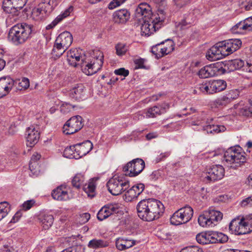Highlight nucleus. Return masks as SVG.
<instances>
[{
	"label": "nucleus",
	"mask_w": 252,
	"mask_h": 252,
	"mask_svg": "<svg viewBox=\"0 0 252 252\" xmlns=\"http://www.w3.org/2000/svg\"><path fill=\"white\" fill-rule=\"evenodd\" d=\"M207 236L208 232L199 233L196 236V240L200 244L206 245L208 242Z\"/></svg>",
	"instance_id": "nucleus-47"
},
{
	"label": "nucleus",
	"mask_w": 252,
	"mask_h": 252,
	"mask_svg": "<svg viewBox=\"0 0 252 252\" xmlns=\"http://www.w3.org/2000/svg\"><path fill=\"white\" fill-rule=\"evenodd\" d=\"M109 244V243L108 241L94 238L89 241L88 247L90 249H97L107 247L108 246Z\"/></svg>",
	"instance_id": "nucleus-37"
},
{
	"label": "nucleus",
	"mask_w": 252,
	"mask_h": 252,
	"mask_svg": "<svg viewBox=\"0 0 252 252\" xmlns=\"http://www.w3.org/2000/svg\"><path fill=\"white\" fill-rule=\"evenodd\" d=\"M113 17L115 23H125L129 19L130 13L126 9H122L115 11Z\"/></svg>",
	"instance_id": "nucleus-34"
},
{
	"label": "nucleus",
	"mask_w": 252,
	"mask_h": 252,
	"mask_svg": "<svg viewBox=\"0 0 252 252\" xmlns=\"http://www.w3.org/2000/svg\"><path fill=\"white\" fill-rule=\"evenodd\" d=\"M245 155L240 146L231 147L224 152L222 162L224 165L236 168L246 161Z\"/></svg>",
	"instance_id": "nucleus-4"
},
{
	"label": "nucleus",
	"mask_w": 252,
	"mask_h": 252,
	"mask_svg": "<svg viewBox=\"0 0 252 252\" xmlns=\"http://www.w3.org/2000/svg\"><path fill=\"white\" fill-rule=\"evenodd\" d=\"M212 119H203L193 122V125L198 126V128H193L194 130L205 131L207 133L217 134L220 132H224L226 128L224 126L215 125L212 124Z\"/></svg>",
	"instance_id": "nucleus-12"
},
{
	"label": "nucleus",
	"mask_w": 252,
	"mask_h": 252,
	"mask_svg": "<svg viewBox=\"0 0 252 252\" xmlns=\"http://www.w3.org/2000/svg\"><path fill=\"white\" fill-rule=\"evenodd\" d=\"M38 219L41 225L45 230L48 229L52 225L54 222L53 216L48 214H41Z\"/></svg>",
	"instance_id": "nucleus-35"
},
{
	"label": "nucleus",
	"mask_w": 252,
	"mask_h": 252,
	"mask_svg": "<svg viewBox=\"0 0 252 252\" xmlns=\"http://www.w3.org/2000/svg\"><path fill=\"white\" fill-rule=\"evenodd\" d=\"M180 252H203V251L198 247L191 246L183 249Z\"/></svg>",
	"instance_id": "nucleus-50"
},
{
	"label": "nucleus",
	"mask_w": 252,
	"mask_h": 252,
	"mask_svg": "<svg viewBox=\"0 0 252 252\" xmlns=\"http://www.w3.org/2000/svg\"><path fill=\"white\" fill-rule=\"evenodd\" d=\"M17 81V84L18 83L19 86L21 87L20 89H27L30 86V81L27 78H23L22 80L20 81V80H16Z\"/></svg>",
	"instance_id": "nucleus-51"
},
{
	"label": "nucleus",
	"mask_w": 252,
	"mask_h": 252,
	"mask_svg": "<svg viewBox=\"0 0 252 252\" xmlns=\"http://www.w3.org/2000/svg\"><path fill=\"white\" fill-rule=\"evenodd\" d=\"M145 186L143 184H138L128 189L125 193V199L127 201H131L136 198L144 190Z\"/></svg>",
	"instance_id": "nucleus-26"
},
{
	"label": "nucleus",
	"mask_w": 252,
	"mask_h": 252,
	"mask_svg": "<svg viewBox=\"0 0 252 252\" xmlns=\"http://www.w3.org/2000/svg\"><path fill=\"white\" fill-rule=\"evenodd\" d=\"M161 176V173L159 170L153 171L149 176V179L152 181L157 180Z\"/></svg>",
	"instance_id": "nucleus-54"
},
{
	"label": "nucleus",
	"mask_w": 252,
	"mask_h": 252,
	"mask_svg": "<svg viewBox=\"0 0 252 252\" xmlns=\"http://www.w3.org/2000/svg\"><path fill=\"white\" fill-rule=\"evenodd\" d=\"M120 206L118 204H108L104 205L98 211L97 218L99 220H103L111 215L119 212Z\"/></svg>",
	"instance_id": "nucleus-21"
},
{
	"label": "nucleus",
	"mask_w": 252,
	"mask_h": 252,
	"mask_svg": "<svg viewBox=\"0 0 252 252\" xmlns=\"http://www.w3.org/2000/svg\"><path fill=\"white\" fill-rule=\"evenodd\" d=\"M61 252H84V248L82 245H76L64 250Z\"/></svg>",
	"instance_id": "nucleus-48"
},
{
	"label": "nucleus",
	"mask_w": 252,
	"mask_h": 252,
	"mask_svg": "<svg viewBox=\"0 0 252 252\" xmlns=\"http://www.w3.org/2000/svg\"><path fill=\"white\" fill-rule=\"evenodd\" d=\"M73 37L68 32H63L57 37L52 49V58L56 60L59 58L70 47L72 43Z\"/></svg>",
	"instance_id": "nucleus-6"
},
{
	"label": "nucleus",
	"mask_w": 252,
	"mask_h": 252,
	"mask_svg": "<svg viewBox=\"0 0 252 252\" xmlns=\"http://www.w3.org/2000/svg\"><path fill=\"white\" fill-rule=\"evenodd\" d=\"M90 219V215L89 213H83L80 215L81 221L82 223L87 222Z\"/></svg>",
	"instance_id": "nucleus-60"
},
{
	"label": "nucleus",
	"mask_w": 252,
	"mask_h": 252,
	"mask_svg": "<svg viewBox=\"0 0 252 252\" xmlns=\"http://www.w3.org/2000/svg\"><path fill=\"white\" fill-rule=\"evenodd\" d=\"M144 161L139 158H137L128 162L123 169L125 175L130 177H135L140 174L145 168Z\"/></svg>",
	"instance_id": "nucleus-14"
},
{
	"label": "nucleus",
	"mask_w": 252,
	"mask_h": 252,
	"mask_svg": "<svg viewBox=\"0 0 252 252\" xmlns=\"http://www.w3.org/2000/svg\"><path fill=\"white\" fill-rule=\"evenodd\" d=\"M240 92L238 90H231L226 94L216 99L214 103L217 106H226L232 100L236 99L239 95Z\"/></svg>",
	"instance_id": "nucleus-22"
},
{
	"label": "nucleus",
	"mask_w": 252,
	"mask_h": 252,
	"mask_svg": "<svg viewBox=\"0 0 252 252\" xmlns=\"http://www.w3.org/2000/svg\"><path fill=\"white\" fill-rule=\"evenodd\" d=\"M250 112L249 106H247L241 108L240 109V114L247 117H251Z\"/></svg>",
	"instance_id": "nucleus-56"
},
{
	"label": "nucleus",
	"mask_w": 252,
	"mask_h": 252,
	"mask_svg": "<svg viewBox=\"0 0 252 252\" xmlns=\"http://www.w3.org/2000/svg\"><path fill=\"white\" fill-rule=\"evenodd\" d=\"M86 90L82 84H76L70 90L69 95L77 101L83 100L86 98Z\"/></svg>",
	"instance_id": "nucleus-28"
},
{
	"label": "nucleus",
	"mask_w": 252,
	"mask_h": 252,
	"mask_svg": "<svg viewBox=\"0 0 252 252\" xmlns=\"http://www.w3.org/2000/svg\"><path fill=\"white\" fill-rule=\"evenodd\" d=\"M22 213L21 211L17 212V213L13 217L12 219L10 220V222L15 223L19 220L20 218L21 217Z\"/></svg>",
	"instance_id": "nucleus-61"
},
{
	"label": "nucleus",
	"mask_w": 252,
	"mask_h": 252,
	"mask_svg": "<svg viewBox=\"0 0 252 252\" xmlns=\"http://www.w3.org/2000/svg\"><path fill=\"white\" fill-rule=\"evenodd\" d=\"M222 213L215 210L205 211L198 218L199 225L204 227H213L222 219Z\"/></svg>",
	"instance_id": "nucleus-9"
},
{
	"label": "nucleus",
	"mask_w": 252,
	"mask_h": 252,
	"mask_svg": "<svg viewBox=\"0 0 252 252\" xmlns=\"http://www.w3.org/2000/svg\"><path fill=\"white\" fill-rule=\"evenodd\" d=\"M85 177L84 174L78 173L75 175L72 180V184L74 187L77 189L80 188L83 186V190L86 193L88 196L92 198L96 195V179H91L88 183L84 185L85 181Z\"/></svg>",
	"instance_id": "nucleus-8"
},
{
	"label": "nucleus",
	"mask_w": 252,
	"mask_h": 252,
	"mask_svg": "<svg viewBox=\"0 0 252 252\" xmlns=\"http://www.w3.org/2000/svg\"><path fill=\"white\" fill-rule=\"evenodd\" d=\"M222 65L224 67L223 70L225 72L227 71L230 72L241 69L243 71H246L245 67H246V63H245L244 61L241 59H234L220 62V68H222Z\"/></svg>",
	"instance_id": "nucleus-18"
},
{
	"label": "nucleus",
	"mask_w": 252,
	"mask_h": 252,
	"mask_svg": "<svg viewBox=\"0 0 252 252\" xmlns=\"http://www.w3.org/2000/svg\"><path fill=\"white\" fill-rule=\"evenodd\" d=\"M10 211V206L8 202L0 203V220L5 217Z\"/></svg>",
	"instance_id": "nucleus-43"
},
{
	"label": "nucleus",
	"mask_w": 252,
	"mask_h": 252,
	"mask_svg": "<svg viewBox=\"0 0 252 252\" xmlns=\"http://www.w3.org/2000/svg\"><path fill=\"white\" fill-rule=\"evenodd\" d=\"M230 231L235 235H240L248 234L242 217H238L232 220L229 226Z\"/></svg>",
	"instance_id": "nucleus-19"
},
{
	"label": "nucleus",
	"mask_w": 252,
	"mask_h": 252,
	"mask_svg": "<svg viewBox=\"0 0 252 252\" xmlns=\"http://www.w3.org/2000/svg\"><path fill=\"white\" fill-rule=\"evenodd\" d=\"M222 44L221 42L217 43L207 51L206 57L208 60L214 61L226 56Z\"/></svg>",
	"instance_id": "nucleus-20"
},
{
	"label": "nucleus",
	"mask_w": 252,
	"mask_h": 252,
	"mask_svg": "<svg viewBox=\"0 0 252 252\" xmlns=\"http://www.w3.org/2000/svg\"><path fill=\"white\" fill-rule=\"evenodd\" d=\"M109 191L113 195H118L129 187V182L124 176L111 178L107 183Z\"/></svg>",
	"instance_id": "nucleus-10"
},
{
	"label": "nucleus",
	"mask_w": 252,
	"mask_h": 252,
	"mask_svg": "<svg viewBox=\"0 0 252 252\" xmlns=\"http://www.w3.org/2000/svg\"><path fill=\"white\" fill-rule=\"evenodd\" d=\"M160 43H162L164 56L171 53L174 49L175 44L173 41L170 39H167Z\"/></svg>",
	"instance_id": "nucleus-40"
},
{
	"label": "nucleus",
	"mask_w": 252,
	"mask_h": 252,
	"mask_svg": "<svg viewBox=\"0 0 252 252\" xmlns=\"http://www.w3.org/2000/svg\"><path fill=\"white\" fill-rule=\"evenodd\" d=\"M170 155V152H166L163 153H161L157 158V162H159L160 161L164 159V158L168 157Z\"/></svg>",
	"instance_id": "nucleus-59"
},
{
	"label": "nucleus",
	"mask_w": 252,
	"mask_h": 252,
	"mask_svg": "<svg viewBox=\"0 0 252 252\" xmlns=\"http://www.w3.org/2000/svg\"><path fill=\"white\" fill-rule=\"evenodd\" d=\"M193 211L189 206H186L176 211L170 218V222L174 225L184 224L189 221L193 216Z\"/></svg>",
	"instance_id": "nucleus-11"
},
{
	"label": "nucleus",
	"mask_w": 252,
	"mask_h": 252,
	"mask_svg": "<svg viewBox=\"0 0 252 252\" xmlns=\"http://www.w3.org/2000/svg\"><path fill=\"white\" fill-rule=\"evenodd\" d=\"M79 49H72L67 52V61L68 63L74 67L81 61L80 65L83 72L87 75H91L99 70L103 63V54L99 50L93 51L91 55H84Z\"/></svg>",
	"instance_id": "nucleus-1"
},
{
	"label": "nucleus",
	"mask_w": 252,
	"mask_h": 252,
	"mask_svg": "<svg viewBox=\"0 0 252 252\" xmlns=\"http://www.w3.org/2000/svg\"><path fill=\"white\" fill-rule=\"evenodd\" d=\"M27 0H3L2 3V8L3 10L10 14L6 19L7 24L12 22V19L16 21L17 16L19 14V10L26 5Z\"/></svg>",
	"instance_id": "nucleus-7"
},
{
	"label": "nucleus",
	"mask_w": 252,
	"mask_h": 252,
	"mask_svg": "<svg viewBox=\"0 0 252 252\" xmlns=\"http://www.w3.org/2000/svg\"><path fill=\"white\" fill-rule=\"evenodd\" d=\"M41 155L37 153H34L31 159L29 168L31 171H33L38 167V160L40 158Z\"/></svg>",
	"instance_id": "nucleus-41"
},
{
	"label": "nucleus",
	"mask_w": 252,
	"mask_h": 252,
	"mask_svg": "<svg viewBox=\"0 0 252 252\" xmlns=\"http://www.w3.org/2000/svg\"><path fill=\"white\" fill-rule=\"evenodd\" d=\"M208 242L207 244L211 243H216L215 231L208 232Z\"/></svg>",
	"instance_id": "nucleus-55"
},
{
	"label": "nucleus",
	"mask_w": 252,
	"mask_h": 252,
	"mask_svg": "<svg viewBox=\"0 0 252 252\" xmlns=\"http://www.w3.org/2000/svg\"><path fill=\"white\" fill-rule=\"evenodd\" d=\"M158 137V134L156 132H150L148 133L146 137L147 140H151Z\"/></svg>",
	"instance_id": "nucleus-64"
},
{
	"label": "nucleus",
	"mask_w": 252,
	"mask_h": 252,
	"mask_svg": "<svg viewBox=\"0 0 252 252\" xmlns=\"http://www.w3.org/2000/svg\"><path fill=\"white\" fill-rule=\"evenodd\" d=\"M226 83L222 80H211L200 85L199 89L203 93L213 94L223 91Z\"/></svg>",
	"instance_id": "nucleus-13"
},
{
	"label": "nucleus",
	"mask_w": 252,
	"mask_h": 252,
	"mask_svg": "<svg viewBox=\"0 0 252 252\" xmlns=\"http://www.w3.org/2000/svg\"><path fill=\"white\" fill-rule=\"evenodd\" d=\"M35 203L34 199L27 200L24 202L22 206V209L26 211L30 209Z\"/></svg>",
	"instance_id": "nucleus-49"
},
{
	"label": "nucleus",
	"mask_w": 252,
	"mask_h": 252,
	"mask_svg": "<svg viewBox=\"0 0 252 252\" xmlns=\"http://www.w3.org/2000/svg\"><path fill=\"white\" fill-rule=\"evenodd\" d=\"M82 120V117L79 115L71 117L63 126V133L67 135L72 134L80 130L83 126Z\"/></svg>",
	"instance_id": "nucleus-17"
},
{
	"label": "nucleus",
	"mask_w": 252,
	"mask_h": 252,
	"mask_svg": "<svg viewBox=\"0 0 252 252\" xmlns=\"http://www.w3.org/2000/svg\"><path fill=\"white\" fill-rule=\"evenodd\" d=\"M224 168L219 164L214 165L207 169L204 181L207 183L222 179L224 176Z\"/></svg>",
	"instance_id": "nucleus-16"
},
{
	"label": "nucleus",
	"mask_w": 252,
	"mask_h": 252,
	"mask_svg": "<svg viewBox=\"0 0 252 252\" xmlns=\"http://www.w3.org/2000/svg\"><path fill=\"white\" fill-rule=\"evenodd\" d=\"M73 7L70 6L66 9L63 13L58 15L56 18L50 24L47 26L46 29L50 30L55 27L57 24L61 22L63 18L68 16L71 12L73 11Z\"/></svg>",
	"instance_id": "nucleus-36"
},
{
	"label": "nucleus",
	"mask_w": 252,
	"mask_h": 252,
	"mask_svg": "<svg viewBox=\"0 0 252 252\" xmlns=\"http://www.w3.org/2000/svg\"><path fill=\"white\" fill-rule=\"evenodd\" d=\"M115 48L117 55L121 56L126 53L128 50V46L125 44L118 43L116 45Z\"/></svg>",
	"instance_id": "nucleus-44"
},
{
	"label": "nucleus",
	"mask_w": 252,
	"mask_h": 252,
	"mask_svg": "<svg viewBox=\"0 0 252 252\" xmlns=\"http://www.w3.org/2000/svg\"><path fill=\"white\" fill-rule=\"evenodd\" d=\"M136 209L138 217L147 221L158 219L164 211V206L160 201L152 198L140 201Z\"/></svg>",
	"instance_id": "nucleus-2"
},
{
	"label": "nucleus",
	"mask_w": 252,
	"mask_h": 252,
	"mask_svg": "<svg viewBox=\"0 0 252 252\" xmlns=\"http://www.w3.org/2000/svg\"><path fill=\"white\" fill-rule=\"evenodd\" d=\"M136 241L134 240L119 237L116 240L115 244L118 250L124 251L136 245Z\"/></svg>",
	"instance_id": "nucleus-32"
},
{
	"label": "nucleus",
	"mask_w": 252,
	"mask_h": 252,
	"mask_svg": "<svg viewBox=\"0 0 252 252\" xmlns=\"http://www.w3.org/2000/svg\"><path fill=\"white\" fill-rule=\"evenodd\" d=\"M240 205L244 207H252V195L243 199L241 202Z\"/></svg>",
	"instance_id": "nucleus-52"
},
{
	"label": "nucleus",
	"mask_w": 252,
	"mask_h": 252,
	"mask_svg": "<svg viewBox=\"0 0 252 252\" xmlns=\"http://www.w3.org/2000/svg\"><path fill=\"white\" fill-rule=\"evenodd\" d=\"M26 137L28 145L30 147L37 143L39 138V132L33 126L28 127L26 132Z\"/></svg>",
	"instance_id": "nucleus-29"
},
{
	"label": "nucleus",
	"mask_w": 252,
	"mask_h": 252,
	"mask_svg": "<svg viewBox=\"0 0 252 252\" xmlns=\"http://www.w3.org/2000/svg\"><path fill=\"white\" fill-rule=\"evenodd\" d=\"M63 156L68 158L79 159V156L76 150V145L67 147L65 148Z\"/></svg>",
	"instance_id": "nucleus-39"
},
{
	"label": "nucleus",
	"mask_w": 252,
	"mask_h": 252,
	"mask_svg": "<svg viewBox=\"0 0 252 252\" xmlns=\"http://www.w3.org/2000/svg\"><path fill=\"white\" fill-rule=\"evenodd\" d=\"M136 14L137 16L142 17V19H148L154 15L152 12V8L147 2H140L136 9Z\"/></svg>",
	"instance_id": "nucleus-27"
},
{
	"label": "nucleus",
	"mask_w": 252,
	"mask_h": 252,
	"mask_svg": "<svg viewBox=\"0 0 252 252\" xmlns=\"http://www.w3.org/2000/svg\"><path fill=\"white\" fill-rule=\"evenodd\" d=\"M16 84L17 81H14L10 76H4L0 78V97L8 94L14 86Z\"/></svg>",
	"instance_id": "nucleus-23"
},
{
	"label": "nucleus",
	"mask_w": 252,
	"mask_h": 252,
	"mask_svg": "<svg viewBox=\"0 0 252 252\" xmlns=\"http://www.w3.org/2000/svg\"><path fill=\"white\" fill-rule=\"evenodd\" d=\"M165 19L163 10L159 11L158 13L148 19H144V23L141 28L142 34L147 36L153 34L161 27Z\"/></svg>",
	"instance_id": "nucleus-5"
},
{
	"label": "nucleus",
	"mask_w": 252,
	"mask_h": 252,
	"mask_svg": "<svg viewBox=\"0 0 252 252\" xmlns=\"http://www.w3.org/2000/svg\"><path fill=\"white\" fill-rule=\"evenodd\" d=\"M244 21L247 28V31H252V16L246 19Z\"/></svg>",
	"instance_id": "nucleus-57"
},
{
	"label": "nucleus",
	"mask_w": 252,
	"mask_h": 252,
	"mask_svg": "<svg viewBox=\"0 0 252 252\" xmlns=\"http://www.w3.org/2000/svg\"><path fill=\"white\" fill-rule=\"evenodd\" d=\"M220 62L210 65H206L201 68L198 72L200 78H207L213 77L217 74Z\"/></svg>",
	"instance_id": "nucleus-24"
},
{
	"label": "nucleus",
	"mask_w": 252,
	"mask_h": 252,
	"mask_svg": "<svg viewBox=\"0 0 252 252\" xmlns=\"http://www.w3.org/2000/svg\"><path fill=\"white\" fill-rule=\"evenodd\" d=\"M162 47V43H158L152 48V53L155 56L157 59H160L164 56L163 51Z\"/></svg>",
	"instance_id": "nucleus-42"
},
{
	"label": "nucleus",
	"mask_w": 252,
	"mask_h": 252,
	"mask_svg": "<svg viewBox=\"0 0 252 252\" xmlns=\"http://www.w3.org/2000/svg\"><path fill=\"white\" fill-rule=\"evenodd\" d=\"M33 30L32 25L24 22L16 24L10 28L8 39L15 45L22 44L32 37Z\"/></svg>",
	"instance_id": "nucleus-3"
},
{
	"label": "nucleus",
	"mask_w": 252,
	"mask_h": 252,
	"mask_svg": "<svg viewBox=\"0 0 252 252\" xmlns=\"http://www.w3.org/2000/svg\"><path fill=\"white\" fill-rule=\"evenodd\" d=\"M52 196L58 201H66L70 198L67 189L63 186L54 189L52 192Z\"/></svg>",
	"instance_id": "nucleus-30"
},
{
	"label": "nucleus",
	"mask_w": 252,
	"mask_h": 252,
	"mask_svg": "<svg viewBox=\"0 0 252 252\" xmlns=\"http://www.w3.org/2000/svg\"><path fill=\"white\" fill-rule=\"evenodd\" d=\"M251 50L252 52V46L251 47ZM245 67L246 72H252V57L246 62V67Z\"/></svg>",
	"instance_id": "nucleus-58"
},
{
	"label": "nucleus",
	"mask_w": 252,
	"mask_h": 252,
	"mask_svg": "<svg viewBox=\"0 0 252 252\" xmlns=\"http://www.w3.org/2000/svg\"><path fill=\"white\" fill-rule=\"evenodd\" d=\"M216 243H224L228 241V236L221 232L215 231Z\"/></svg>",
	"instance_id": "nucleus-45"
},
{
	"label": "nucleus",
	"mask_w": 252,
	"mask_h": 252,
	"mask_svg": "<svg viewBox=\"0 0 252 252\" xmlns=\"http://www.w3.org/2000/svg\"><path fill=\"white\" fill-rule=\"evenodd\" d=\"M191 0H174L176 4L179 7H182L187 4Z\"/></svg>",
	"instance_id": "nucleus-62"
},
{
	"label": "nucleus",
	"mask_w": 252,
	"mask_h": 252,
	"mask_svg": "<svg viewBox=\"0 0 252 252\" xmlns=\"http://www.w3.org/2000/svg\"><path fill=\"white\" fill-rule=\"evenodd\" d=\"M145 116L147 118H154L162 114V110H160L159 106L158 105L151 107L145 110Z\"/></svg>",
	"instance_id": "nucleus-38"
},
{
	"label": "nucleus",
	"mask_w": 252,
	"mask_h": 252,
	"mask_svg": "<svg viewBox=\"0 0 252 252\" xmlns=\"http://www.w3.org/2000/svg\"><path fill=\"white\" fill-rule=\"evenodd\" d=\"M245 224L246 227L248 230V233L252 231V215L246 216L245 217H242Z\"/></svg>",
	"instance_id": "nucleus-46"
},
{
	"label": "nucleus",
	"mask_w": 252,
	"mask_h": 252,
	"mask_svg": "<svg viewBox=\"0 0 252 252\" xmlns=\"http://www.w3.org/2000/svg\"><path fill=\"white\" fill-rule=\"evenodd\" d=\"M93 145L90 140L76 144V150L79 158L86 155L93 149Z\"/></svg>",
	"instance_id": "nucleus-31"
},
{
	"label": "nucleus",
	"mask_w": 252,
	"mask_h": 252,
	"mask_svg": "<svg viewBox=\"0 0 252 252\" xmlns=\"http://www.w3.org/2000/svg\"><path fill=\"white\" fill-rule=\"evenodd\" d=\"M114 73L117 75L126 77L128 75L129 71L127 69H126L125 68H120L118 69H116L114 71Z\"/></svg>",
	"instance_id": "nucleus-53"
},
{
	"label": "nucleus",
	"mask_w": 252,
	"mask_h": 252,
	"mask_svg": "<svg viewBox=\"0 0 252 252\" xmlns=\"http://www.w3.org/2000/svg\"><path fill=\"white\" fill-rule=\"evenodd\" d=\"M222 43L224 51L227 52L226 55L232 53L240 48L242 45L240 39L235 38L230 39L221 42Z\"/></svg>",
	"instance_id": "nucleus-25"
},
{
	"label": "nucleus",
	"mask_w": 252,
	"mask_h": 252,
	"mask_svg": "<svg viewBox=\"0 0 252 252\" xmlns=\"http://www.w3.org/2000/svg\"><path fill=\"white\" fill-rule=\"evenodd\" d=\"M135 63L138 68H144V60L142 59H138L135 61Z\"/></svg>",
	"instance_id": "nucleus-63"
},
{
	"label": "nucleus",
	"mask_w": 252,
	"mask_h": 252,
	"mask_svg": "<svg viewBox=\"0 0 252 252\" xmlns=\"http://www.w3.org/2000/svg\"><path fill=\"white\" fill-rule=\"evenodd\" d=\"M51 11L50 0H40L38 4L32 9V16L35 20H42Z\"/></svg>",
	"instance_id": "nucleus-15"
},
{
	"label": "nucleus",
	"mask_w": 252,
	"mask_h": 252,
	"mask_svg": "<svg viewBox=\"0 0 252 252\" xmlns=\"http://www.w3.org/2000/svg\"><path fill=\"white\" fill-rule=\"evenodd\" d=\"M199 12L200 11L198 9L191 7L189 8V14L185 15L184 18L181 23L182 27L193 24L196 19L197 15L199 14Z\"/></svg>",
	"instance_id": "nucleus-33"
}]
</instances>
